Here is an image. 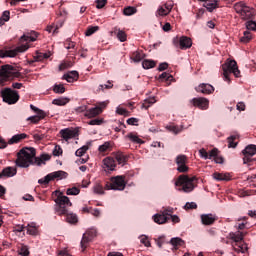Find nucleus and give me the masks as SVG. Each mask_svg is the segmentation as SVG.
I'll list each match as a JSON object with an SVG mask.
<instances>
[{
	"label": "nucleus",
	"mask_w": 256,
	"mask_h": 256,
	"mask_svg": "<svg viewBox=\"0 0 256 256\" xmlns=\"http://www.w3.org/2000/svg\"><path fill=\"white\" fill-rule=\"evenodd\" d=\"M35 155H37L35 148H22L17 153L16 166L27 169L30 165H41L43 161H49L51 159L49 154H42L40 158Z\"/></svg>",
	"instance_id": "nucleus-1"
},
{
	"label": "nucleus",
	"mask_w": 256,
	"mask_h": 256,
	"mask_svg": "<svg viewBox=\"0 0 256 256\" xmlns=\"http://www.w3.org/2000/svg\"><path fill=\"white\" fill-rule=\"evenodd\" d=\"M56 195L54 211L59 216L65 215L67 223H77V215L69 212V207L73 206L69 197L63 195V192L56 190L54 191Z\"/></svg>",
	"instance_id": "nucleus-2"
},
{
	"label": "nucleus",
	"mask_w": 256,
	"mask_h": 256,
	"mask_svg": "<svg viewBox=\"0 0 256 256\" xmlns=\"http://www.w3.org/2000/svg\"><path fill=\"white\" fill-rule=\"evenodd\" d=\"M33 41H35V38L24 34L20 38V43H25V44H21L20 46H17L13 50H0V58L5 59V57H17V55H19V53H25V51H27V49H29V46L27 43H33Z\"/></svg>",
	"instance_id": "nucleus-3"
},
{
	"label": "nucleus",
	"mask_w": 256,
	"mask_h": 256,
	"mask_svg": "<svg viewBox=\"0 0 256 256\" xmlns=\"http://www.w3.org/2000/svg\"><path fill=\"white\" fill-rule=\"evenodd\" d=\"M197 183V177H189L187 175H180L175 182L178 191H183L184 193H191L195 189Z\"/></svg>",
	"instance_id": "nucleus-4"
},
{
	"label": "nucleus",
	"mask_w": 256,
	"mask_h": 256,
	"mask_svg": "<svg viewBox=\"0 0 256 256\" xmlns=\"http://www.w3.org/2000/svg\"><path fill=\"white\" fill-rule=\"evenodd\" d=\"M235 12L243 21H249L255 17V9L247 6L245 2H238L234 5Z\"/></svg>",
	"instance_id": "nucleus-5"
},
{
	"label": "nucleus",
	"mask_w": 256,
	"mask_h": 256,
	"mask_svg": "<svg viewBox=\"0 0 256 256\" xmlns=\"http://www.w3.org/2000/svg\"><path fill=\"white\" fill-rule=\"evenodd\" d=\"M222 70L224 81H228V83H231V79L229 78V75H231V73H233L234 77H241V71L237 66V61L235 60H229L225 64H223Z\"/></svg>",
	"instance_id": "nucleus-6"
},
{
	"label": "nucleus",
	"mask_w": 256,
	"mask_h": 256,
	"mask_svg": "<svg viewBox=\"0 0 256 256\" xmlns=\"http://www.w3.org/2000/svg\"><path fill=\"white\" fill-rule=\"evenodd\" d=\"M125 187H127V181H125V176L123 175L112 177L110 183L107 182L105 185L107 191L111 189L112 191H124Z\"/></svg>",
	"instance_id": "nucleus-7"
},
{
	"label": "nucleus",
	"mask_w": 256,
	"mask_h": 256,
	"mask_svg": "<svg viewBox=\"0 0 256 256\" xmlns=\"http://www.w3.org/2000/svg\"><path fill=\"white\" fill-rule=\"evenodd\" d=\"M0 95L4 101L8 105H15L17 101H19V92L11 89V88H4L1 90Z\"/></svg>",
	"instance_id": "nucleus-8"
},
{
	"label": "nucleus",
	"mask_w": 256,
	"mask_h": 256,
	"mask_svg": "<svg viewBox=\"0 0 256 256\" xmlns=\"http://www.w3.org/2000/svg\"><path fill=\"white\" fill-rule=\"evenodd\" d=\"M243 157V163L244 165H251V163H254L256 161L255 158H253L254 155H256V145L255 144H249L245 147L244 150H242Z\"/></svg>",
	"instance_id": "nucleus-9"
},
{
	"label": "nucleus",
	"mask_w": 256,
	"mask_h": 256,
	"mask_svg": "<svg viewBox=\"0 0 256 256\" xmlns=\"http://www.w3.org/2000/svg\"><path fill=\"white\" fill-rule=\"evenodd\" d=\"M67 175V172L59 170L46 175L44 178L39 179L38 183L40 185H49V182L55 181V179H67Z\"/></svg>",
	"instance_id": "nucleus-10"
},
{
	"label": "nucleus",
	"mask_w": 256,
	"mask_h": 256,
	"mask_svg": "<svg viewBox=\"0 0 256 256\" xmlns=\"http://www.w3.org/2000/svg\"><path fill=\"white\" fill-rule=\"evenodd\" d=\"M30 109L32 111H34V113H36L37 115L34 116H30L27 118V121H30L31 123H33L34 125H37V123H39V121L43 120L44 118L47 117V113H45V111L37 108L36 106H34L33 104L30 105Z\"/></svg>",
	"instance_id": "nucleus-11"
},
{
	"label": "nucleus",
	"mask_w": 256,
	"mask_h": 256,
	"mask_svg": "<svg viewBox=\"0 0 256 256\" xmlns=\"http://www.w3.org/2000/svg\"><path fill=\"white\" fill-rule=\"evenodd\" d=\"M95 237H97V231L95 230H88L83 234L82 240L80 242L82 251H85V249L89 247V244L91 241H93V239H95Z\"/></svg>",
	"instance_id": "nucleus-12"
},
{
	"label": "nucleus",
	"mask_w": 256,
	"mask_h": 256,
	"mask_svg": "<svg viewBox=\"0 0 256 256\" xmlns=\"http://www.w3.org/2000/svg\"><path fill=\"white\" fill-rule=\"evenodd\" d=\"M13 66L4 65L0 69V85H3L5 81H9L13 77Z\"/></svg>",
	"instance_id": "nucleus-13"
},
{
	"label": "nucleus",
	"mask_w": 256,
	"mask_h": 256,
	"mask_svg": "<svg viewBox=\"0 0 256 256\" xmlns=\"http://www.w3.org/2000/svg\"><path fill=\"white\" fill-rule=\"evenodd\" d=\"M174 45H179V48L182 49V51H185L187 49H191L193 46V40H191L187 36H181L180 38H174L173 40Z\"/></svg>",
	"instance_id": "nucleus-14"
},
{
	"label": "nucleus",
	"mask_w": 256,
	"mask_h": 256,
	"mask_svg": "<svg viewBox=\"0 0 256 256\" xmlns=\"http://www.w3.org/2000/svg\"><path fill=\"white\" fill-rule=\"evenodd\" d=\"M187 157L183 154H180L176 157L175 163L178 166L177 171L179 173H187L189 171V166L187 165Z\"/></svg>",
	"instance_id": "nucleus-15"
},
{
	"label": "nucleus",
	"mask_w": 256,
	"mask_h": 256,
	"mask_svg": "<svg viewBox=\"0 0 256 256\" xmlns=\"http://www.w3.org/2000/svg\"><path fill=\"white\" fill-rule=\"evenodd\" d=\"M190 102L194 107H197L202 111L209 109V99L207 98H203V97L193 98Z\"/></svg>",
	"instance_id": "nucleus-16"
},
{
	"label": "nucleus",
	"mask_w": 256,
	"mask_h": 256,
	"mask_svg": "<svg viewBox=\"0 0 256 256\" xmlns=\"http://www.w3.org/2000/svg\"><path fill=\"white\" fill-rule=\"evenodd\" d=\"M60 135L64 141H69L70 139H75L79 137V132L75 129L65 128L60 130Z\"/></svg>",
	"instance_id": "nucleus-17"
},
{
	"label": "nucleus",
	"mask_w": 256,
	"mask_h": 256,
	"mask_svg": "<svg viewBox=\"0 0 256 256\" xmlns=\"http://www.w3.org/2000/svg\"><path fill=\"white\" fill-rule=\"evenodd\" d=\"M197 93H203V95H211L215 92V87L209 83H201L195 88Z\"/></svg>",
	"instance_id": "nucleus-18"
},
{
	"label": "nucleus",
	"mask_w": 256,
	"mask_h": 256,
	"mask_svg": "<svg viewBox=\"0 0 256 256\" xmlns=\"http://www.w3.org/2000/svg\"><path fill=\"white\" fill-rule=\"evenodd\" d=\"M173 9V3L167 2L163 6H160L157 10V13L160 17H165V15H169Z\"/></svg>",
	"instance_id": "nucleus-19"
},
{
	"label": "nucleus",
	"mask_w": 256,
	"mask_h": 256,
	"mask_svg": "<svg viewBox=\"0 0 256 256\" xmlns=\"http://www.w3.org/2000/svg\"><path fill=\"white\" fill-rule=\"evenodd\" d=\"M200 218L202 225H213L217 220L216 216L213 214H202Z\"/></svg>",
	"instance_id": "nucleus-20"
},
{
	"label": "nucleus",
	"mask_w": 256,
	"mask_h": 256,
	"mask_svg": "<svg viewBox=\"0 0 256 256\" xmlns=\"http://www.w3.org/2000/svg\"><path fill=\"white\" fill-rule=\"evenodd\" d=\"M104 166L108 171H115V168L117 167V162L115 158L113 157H107L103 160Z\"/></svg>",
	"instance_id": "nucleus-21"
},
{
	"label": "nucleus",
	"mask_w": 256,
	"mask_h": 256,
	"mask_svg": "<svg viewBox=\"0 0 256 256\" xmlns=\"http://www.w3.org/2000/svg\"><path fill=\"white\" fill-rule=\"evenodd\" d=\"M62 79H65L68 83H73L79 79V72L77 71H71L67 74H64Z\"/></svg>",
	"instance_id": "nucleus-22"
},
{
	"label": "nucleus",
	"mask_w": 256,
	"mask_h": 256,
	"mask_svg": "<svg viewBox=\"0 0 256 256\" xmlns=\"http://www.w3.org/2000/svg\"><path fill=\"white\" fill-rule=\"evenodd\" d=\"M1 177H15L17 175V168L8 166L0 173Z\"/></svg>",
	"instance_id": "nucleus-23"
},
{
	"label": "nucleus",
	"mask_w": 256,
	"mask_h": 256,
	"mask_svg": "<svg viewBox=\"0 0 256 256\" xmlns=\"http://www.w3.org/2000/svg\"><path fill=\"white\" fill-rule=\"evenodd\" d=\"M102 110L101 107H94L90 108L85 112V117H88V119H93V117H97V115H101Z\"/></svg>",
	"instance_id": "nucleus-24"
},
{
	"label": "nucleus",
	"mask_w": 256,
	"mask_h": 256,
	"mask_svg": "<svg viewBox=\"0 0 256 256\" xmlns=\"http://www.w3.org/2000/svg\"><path fill=\"white\" fill-rule=\"evenodd\" d=\"M229 149H235L239 143V134H233L227 138Z\"/></svg>",
	"instance_id": "nucleus-25"
},
{
	"label": "nucleus",
	"mask_w": 256,
	"mask_h": 256,
	"mask_svg": "<svg viewBox=\"0 0 256 256\" xmlns=\"http://www.w3.org/2000/svg\"><path fill=\"white\" fill-rule=\"evenodd\" d=\"M127 155H125L123 152H117L114 155V160L119 164V165H125L128 161Z\"/></svg>",
	"instance_id": "nucleus-26"
},
{
	"label": "nucleus",
	"mask_w": 256,
	"mask_h": 256,
	"mask_svg": "<svg viewBox=\"0 0 256 256\" xmlns=\"http://www.w3.org/2000/svg\"><path fill=\"white\" fill-rule=\"evenodd\" d=\"M154 223H157L158 225H163L169 221V216H166L165 214H156L153 216Z\"/></svg>",
	"instance_id": "nucleus-27"
},
{
	"label": "nucleus",
	"mask_w": 256,
	"mask_h": 256,
	"mask_svg": "<svg viewBox=\"0 0 256 256\" xmlns=\"http://www.w3.org/2000/svg\"><path fill=\"white\" fill-rule=\"evenodd\" d=\"M130 59H132L134 63H139L140 61H143V59H145V54L143 53V51L138 50V51L132 52Z\"/></svg>",
	"instance_id": "nucleus-28"
},
{
	"label": "nucleus",
	"mask_w": 256,
	"mask_h": 256,
	"mask_svg": "<svg viewBox=\"0 0 256 256\" xmlns=\"http://www.w3.org/2000/svg\"><path fill=\"white\" fill-rule=\"evenodd\" d=\"M23 139H27V134H16L8 141V143L9 145H13L15 143H19L20 141H23Z\"/></svg>",
	"instance_id": "nucleus-29"
},
{
	"label": "nucleus",
	"mask_w": 256,
	"mask_h": 256,
	"mask_svg": "<svg viewBox=\"0 0 256 256\" xmlns=\"http://www.w3.org/2000/svg\"><path fill=\"white\" fill-rule=\"evenodd\" d=\"M214 179H216V181H230L231 180V176H229V174L225 173H219V172H215L213 174Z\"/></svg>",
	"instance_id": "nucleus-30"
},
{
	"label": "nucleus",
	"mask_w": 256,
	"mask_h": 256,
	"mask_svg": "<svg viewBox=\"0 0 256 256\" xmlns=\"http://www.w3.org/2000/svg\"><path fill=\"white\" fill-rule=\"evenodd\" d=\"M243 237L244 234L240 231H238L237 233H230V238L232 239V241H235V243H241Z\"/></svg>",
	"instance_id": "nucleus-31"
},
{
	"label": "nucleus",
	"mask_w": 256,
	"mask_h": 256,
	"mask_svg": "<svg viewBox=\"0 0 256 256\" xmlns=\"http://www.w3.org/2000/svg\"><path fill=\"white\" fill-rule=\"evenodd\" d=\"M170 243L173 247H176V249H178V247H183V245H185V241H183V239L179 237L172 238L170 240Z\"/></svg>",
	"instance_id": "nucleus-32"
},
{
	"label": "nucleus",
	"mask_w": 256,
	"mask_h": 256,
	"mask_svg": "<svg viewBox=\"0 0 256 256\" xmlns=\"http://www.w3.org/2000/svg\"><path fill=\"white\" fill-rule=\"evenodd\" d=\"M128 139H130V141H132L133 143H138L139 145H141V143H143V141L139 138V136H137V133L134 132H130L127 135Z\"/></svg>",
	"instance_id": "nucleus-33"
},
{
	"label": "nucleus",
	"mask_w": 256,
	"mask_h": 256,
	"mask_svg": "<svg viewBox=\"0 0 256 256\" xmlns=\"http://www.w3.org/2000/svg\"><path fill=\"white\" fill-rule=\"evenodd\" d=\"M251 39H253V34L251 33H244L243 36H239L240 43H244V44L249 43Z\"/></svg>",
	"instance_id": "nucleus-34"
},
{
	"label": "nucleus",
	"mask_w": 256,
	"mask_h": 256,
	"mask_svg": "<svg viewBox=\"0 0 256 256\" xmlns=\"http://www.w3.org/2000/svg\"><path fill=\"white\" fill-rule=\"evenodd\" d=\"M27 233L29 235H37V233H39V230L37 229V226H35V223L28 224Z\"/></svg>",
	"instance_id": "nucleus-35"
},
{
	"label": "nucleus",
	"mask_w": 256,
	"mask_h": 256,
	"mask_svg": "<svg viewBox=\"0 0 256 256\" xmlns=\"http://www.w3.org/2000/svg\"><path fill=\"white\" fill-rule=\"evenodd\" d=\"M109 149H111V142L107 141V142H104L102 145L99 146L98 151L100 153H107V151H109Z\"/></svg>",
	"instance_id": "nucleus-36"
},
{
	"label": "nucleus",
	"mask_w": 256,
	"mask_h": 256,
	"mask_svg": "<svg viewBox=\"0 0 256 256\" xmlns=\"http://www.w3.org/2000/svg\"><path fill=\"white\" fill-rule=\"evenodd\" d=\"M135 13H137V8L132 7V6H128V7L124 8V10H123V14L126 15L127 17H129L131 15H135Z\"/></svg>",
	"instance_id": "nucleus-37"
},
{
	"label": "nucleus",
	"mask_w": 256,
	"mask_h": 256,
	"mask_svg": "<svg viewBox=\"0 0 256 256\" xmlns=\"http://www.w3.org/2000/svg\"><path fill=\"white\" fill-rule=\"evenodd\" d=\"M68 102H69L68 98H58L52 101L53 105H58L60 107H62L63 105H67Z\"/></svg>",
	"instance_id": "nucleus-38"
},
{
	"label": "nucleus",
	"mask_w": 256,
	"mask_h": 256,
	"mask_svg": "<svg viewBox=\"0 0 256 256\" xmlns=\"http://www.w3.org/2000/svg\"><path fill=\"white\" fill-rule=\"evenodd\" d=\"M156 63L153 60H144L142 62L143 69H153L155 67Z\"/></svg>",
	"instance_id": "nucleus-39"
},
{
	"label": "nucleus",
	"mask_w": 256,
	"mask_h": 256,
	"mask_svg": "<svg viewBox=\"0 0 256 256\" xmlns=\"http://www.w3.org/2000/svg\"><path fill=\"white\" fill-rule=\"evenodd\" d=\"M29 247L27 245L21 244L19 247V255L29 256Z\"/></svg>",
	"instance_id": "nucleus-40"
},
{
	"label": "nucleus",
	"mask_w": 256,
	"mask_h": 256,
	"mask_svg": "<svg viewBox=\"0 0 256 256\" xmlns=\"http://www.w3.org/2000/svg\"><path fill=\"white\" fill-rule=\"evenodd\" d=\"M53 91L54 93L62 95V93H65V86H63V84H55L53 86Z\"/></svg>",
	"instance_id": "nucleus-41"
},
{
	"label": "nucleus",
	"mask_w": 256,
	"mask_h": 256,
	"mask_svg": "<svg viewBox=\"0 0 256 256\" xmlns=\"http://www.w3.org/2000/svg\"><path fill=\"white\" fill-rule=\"evenodd\" d=\"M11 13L9 11H4L1 18H0V25H5L7 21L10 19Z\"/></svg>",
	"instance_id": "nucleus-42"
},
{
	"label": "nucleus",
	"mask_w": 256,
	"mask_h": 256,
	"mask_svg": "<svg viewBox=\"0 0 256 256\" xmlns=\"http://www.w3.org/2000/svg\"><path fill=\"white\" fill-rule=\"evenodd\" d=\"M204 7L211 13L214 9H217V0L204 4Z\"/></svg>",
	"instance_id": "nucleus-43"
},
{
	"label": "nucleus",
	"mask_w": 256,
	"mask_h": 256,
	"mask_svg": "<svg viewBox=\"0 0 256 256\" xmlns=\"http://www.w3.org/2000/svg\"><path fill=\"white\" fill-rule=\"evenodd\" d=\"M93 191L96 193V195H105V190H103V185L101 184H96L93 187Z\"/></svg>",
	"instance_id": "nucleus-44"
},
{
	"label": "nucleus",
	"mask_w": 256,
	"mask_h": 256,
	"mask_svg": "<svg viewBox=\"0 0 256 256\" xmlns=\"http://www.w3.org/2000/svg\"><path fill=\"white\" fill-rule=\"evenodd\" d=\"M87 151H89V146H82L76 150L75 155L76 157H83L84 153H87Z\"/></svg>",
	"instance_id": "nucleus-45"
},
{
	"label": "nucleus",
	"mask_w": 256,
	"mask_h": 256,
	"mask_svg": "<svg viewBox=\"0 0 256 256\" xmlns=\"http://www.w3.org/2000/svg\"><path fill=\"white\" fill-rule=\"evenodd\" d=\"M247 31H256V22L253 20H248L246 23Z\"/></svg>",
	"instance_id": "nucleus-46"
},
{
	"label": "nucleus",
	"mask_w": 256,
	"mask_h": 256,
	"mask_svg": "<svg viewBox=\"0 0 256 256\" xmlns=\"http://www.w3.org/2000/svg\"><path fill=\"white\" fill-rule=\"evenodd\" d=\"M81 193V190L77 187L68 188L66 190V195H79Z\"/></svg>",
	"instance_id": "nucleus-47"
},
{
	"label": "nucleus",
	"mask_w": 256,
	"mask_h": 256,
	"mask_svg": "<svg viewBox=\"0 0 256 256\" xmlns=\"http://www.w3.org/2000/svg\"><path fill=\"white\" fill-rule=\"evenodd\" d=\"M160 81H173V76L167 72L162 73L159 76Z\"/></svg>",
	"instance_id": "nucleus-48"
},
{
	"label": "nucleus",
	"mask_w": 256,
	"mask_h": 256,
	"mask_svg": "<svg viewBox=\"0 0 256 256\" xmlns=\"http://www.w3.org/2000/svg\"><path fill=\"white\" fill-rule=\"evenodd\" d=\"M155 98H149L148 100H145L144 103L142 104V107H144V109H148L151 107V105H153V103H155Z\"/></svg>",
	"instance_id": "nucleus-49"
},
{
	"label": "nucleus",
	"mask_w": 256,
	"mask_h": 256,
	"mask_svg": "<svg viewBox=\"0 0 256 256\" xmlns=\"http://www.w3.org/2000/svg\"><path fill=\"white\" fill-rule=\"evenodd\" d=\"M116 39H118V41H120L121 43H125V41H127V34L125 33H116Z\"/></svg>",
	"instance_id": "nucleus-50"
},
{
	"label": "nucleus",
	"mask_w": 256,
	"mask_h": 256,
	"mask_svg": "<svg viewBox=\"0 0 256 256\" xmlns=\"http://www.w3.org/2000/svg\"><path fill=\"white\" fill-rule=\"evenodd\" d=\"M65 49H75V42L71 41L70 39H67L64 42Z\"/></svg>",
	"instance_id": "nucleus-51"
},
{
	"label": "nucleus",
	"mask_w": 256,
	"mask_h": 256,
	"mask_svg": "<svg viewBox=\"0 0 256 256\" xmlns=\"http://www.w3.org/2000/svg\"><path fill=\"white\" fill-rule=\"evenodd\" d=\"M53 155L54 157H59L60 155H63V149L61 148V146H55L53 150Z\"/></svg>",
	"instance_id": "nucleus-52"
},
{
	"label": "nucleus",
	"mask_w": 256,
	"mask_h": 256,
	"mask_svg": "<svg viewBox=\"0 0 256 256\" xmlns=\"http://www.w3.org/2000/svg\"><path fill=\"white\" fill-rule=\"evenodd\" d=\"M219 150L217 148H213L209 153H208V159H215L216 156L218 155Z\"/></svg>",
	"instance_id": "nucleus-53"
},
{
	"label": "nucleus",
	"mask_w": 256,
	"mask_h": 256,
	"mask_svg": "<svg viewBox=\"0 0 256 256\" xmlns=\"http://www.w3.org/2000/svg\"><path fill=\"white\" fill-rule=\"evenodd\" d=\"M184 209H186V211H189V209H197V203L187 202L184 206Z\"/></svg>",
	"instance_id": "nucleus-54"
},
{
	"label": "nucleus",
	"mask_w": 256,
	"mask_h": 256,
	"mask_svg": "<svg viewBox=\"0 0 256 256\" xmlns=\"http://www.w3.org/2000/svg\"><path fill=\"white\" fill-rule=\"evenodd\" d=\"M107 5V0H96V9H103Z\"/></svg>",
	"instance_id": "nucleus-55"
},
{
	"label": "nucleus",
	"mask_w": 256,
	"mask_h": 256,
	"mask_svg": "<svg viewBox=\"0 0 256 256\" xmlns=\"http://www.w3.org/2000/svg\"><path fill=\"white\" fill-rule=\"evenodd\" d=\"M103 123V118L99 119V118H96V119H92L88 122V125H102Z\"/></svg>",
	"instance_id": "nucleus-56"
},
{
	"label": "nucleus",
	"mask_w": 256,
	"mask_h": 256,
	"mask_svg": "<svg viewBox=\"0 0 256 256\" xmlns=\"http://www.w3.org/2000/svg\"><path fill=\"white\" fill-rule=\"evenodd\" d=\"M168 129L172 133H175V135H177V133H181V128H179V126L171 125V126H168Z\"/></svg>",
	"instance_id": "nucleus-57"
},
{
	"label": "nucleus",
	"mask_w": 256,
	"mask_h": 256,
	"mask_svg": "<svg viewBox=\"0 0 256 256\" xmlns=\"http://www.w3.org/2000/svg\"><path fill=\"white\" fill-rule=\"evenodd\" d=\"M162 213L165 214L166 217H171L174 213V210L172 207H168L165 208Z\"/></svg>",
	"instance_id": "nucleus-58"
},
{
	"label": "nucleus",
	"mask_w": 256,
	"mask_h": 256,
	"mask_svg": "<svg viewBox=\"0 0 256 256\" xmlns=\"http://www.w3.org/2000/svg\"><path fill=\"white\" fill-rule=\"evenodd\" d=\"M199 154H200V157H202V159H209V152L204 148L199 150Z\"/></svg>",
	"instance_id": "nucleus-59"
},
{
	"label": "nucleus",
	"mask_w": 256,
	"mask_h": 256,
	"mask_svg": "<svg viewBox=\"0 0 256 256\" xmlns=\"http://www.w3.org/2000/svg\"><path fill=\"white\" fill-rule=\"evenodd\" d=\"M116 113H118V115H124V117L129 115V111L125 108H117Z\"/></svg>",
	"instance_id": "nucleus-60"
},
{
	"label": "nucleus",
	"mask_w": 256,
	"mask_h": 256,
	"mask_svg": "<svg viewBox=\"0 0 256 256\" xmlns=\"http://www.w3.org/2000/svg\"><path fill=\"white\" fill-rule=\"evenodd\" d=\"M140 241L145 247H151V242L148 240L147 236H142Z\"/></svg>",
	"instance_id": "nucleus-61"
},
{
	"label": "nucleus",
	"mask_w": 256,
	"mask_h": 256,
	"mask_svg": "<svg viewBox=\"0 0 256 256\" xmlns=\"http://www.w3.org/2000/svg\"><path fill=\"white\" fill-rule=\"evenodd\" d=\"M99 31V26H89L86 33H97Z\"/></svg>",
	"instance_id": "nucleus-62"
},
{
	"label": "nucleus",
	"mask_w": 256,
	"mask_h": 256,
	"mask_svg": "<svg viewBox=\"0 0 256 256\" xmlns=\"http://www.w3.org/2000/svg\"><path fill=\"white\" fill-rule=\"evenodd\" d=\"M44 59L43 53H38L36 56H34V61H32V63L43 61Z\"/></svg>",
	"instance_id": "nucleus-63"
},
{
	"label": "nucleus",
	"mask_w": 256,
	"mask_h": 256,
	"mask_svg": "<svg viewBox=\"0 0 256 256\" xmlns=\"http://www.w3.org/2000/svg\"><path fill=\"white\" fill-rule=\"evenodd\" d=\"M137 123H139V119H137V118H129L127 120L128 125H137Z\"/></svg>",
	"instance_id": "nucleus-64"
}]
</instances>
